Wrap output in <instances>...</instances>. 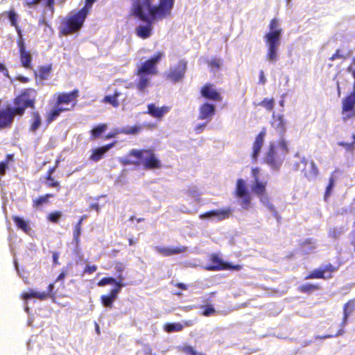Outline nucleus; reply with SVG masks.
<instances>
[{"instance_id":"obj_40","label":"nucleus","mask_w":355,"mask_h":355,"mask_svg":"<svg viewBox=\"0 0 355 355\" xmlns=\"http://www.w3.org/2000/svg\"><path fill=\"white\" fill-rule=\"evenodd\" d=\"M3 15H6L10 22V24L11 26H14L15 28H16L18 33L19 35H21V30L18 27V24H17V15L16 13V12L15 11L14 9H11L8 12H5L2 14Z\"/></svg>"},{"instance_id":"obj_43","label":"nucleus","mask_w":355,"mask_h":355,"mask_svg":"<svg viewBox=\"0 0 355 355\" xmlns=\"http://www.w3.org/2000/svg\"><path fill=\"white\" fill-rule=\"evenodd\" d=\"M62 216V214L60 211H54L50 212L46 216V219L49 222L52 223H58Z\"/></svg>"},{"instance_id":"obj_25","label":"nucleus","mask_w":355,"mask_h":355,"mask_svg":"<svg viewBox=\"0 0 355 355\" xmlns=\"http://www.w3.org/2000/svg\"><path fill=\"white\" fill-rule=\"evenodd\" d=\"M71 111L67 107L54 105V107L46 113V121L48 124L55 121L62 112Z\"/></svg>"},{"instance_id":"obj_34","label":"nucleus","mask_w":355,"mask_h":355,"mask_svg":"<svg viewBox=\"0 0 355 355\" xmlns=\"http://www.w3.org/2000/svg\"><path fill=\"white\" fill-rule=\"evenodd\" d=\"M107 125L105 123H101L94 127L90 130V140L94 141L99 138L101 135L107 130Z\"/></svg>"},{"instance_id":"obj_26","label":"nucleus","mask_w":355,"mask_h":355,"mask_svg":"<svg viewBox=\"0 0 355 355\" xmlns=\"http://www.w3.org/2000/svg\"><path fill=\"white\" fill-rule=\"evenodd\" d=\"M302 162L306 166H309V169H306L304 168L303 169L304 175L308 178V179H312L313 178H315L318 174V169L315 164V163L313 161L308 162L307 160H303Z\"/></svg>"},{"instance_id":"obj_18","label":"nucleus","mask_w":355,"mask_h":355,"mask_svg":"<svg viewBox=\"0 0 355 355\" xmlns=\"http://www.w3.org/2000/svg\"><path fill=\"white\" fill-rule=\"evenodd\" d=\"M269 30L270 31L265 35L264 39L281 40L282 28L280 27L279 20L277 18H273L270 20Z\"/></svg>"},{"instance_id":"obj_19","label":"nucleus","mask_w":355,"mask_h":355,"mask_svg":"<svg viewBox=\"0 0 355 355\" xmlns=\"http://www.w3.org/2000/svg\"><path fill=\"white\" fill-rule=\"evenodd\" d=\"M343 113H347V117L355 116V92H352L343 100Z\"/></svg>"},{"instance_id":"obj_23","label":"nucleus","mask_w":355,"mask_h":355,"mask_svg":"<svg viewBox=\"0 0 355 355\" xmlns=\"http://www.w3.org/2000/svg\"><path fill=\"white\" fill-rule=\"evenodd\" d=\"M147 107L146 113L157 119H161L170 110V107L168 106L164 105L161 107H157L153 103L148 104Z\"/></svg>"},{"instance_id":"obj_47","label":"nucleus","mask_w":355,"mask_h":355,"mask_svg":"<svg viewBox=\"0 0 355 355\" xmlns=\"http://www.w3.org/2000/svg\"><path fill=\"white\" fill-rule=\"evenodd\" d=\"M259 105L265 107L268 111H272L275 105L274 98H263L259 103Z\"/></svg>"},{"instance_id":"obj_51","label":"nucleus","mask_w":355,"mask_h":355,"mask_svg":"<svg viewBox=\"0 0 355 355\" xmlns=\"http://www.w3.org/2000/svg\"><path fill=\"white\" fill-rule=\"evenodd\" d=\"M334 184H335V179L334 177L331 176L329 178V184L326 187V190H325V193H324L325 198H328L331 195L333 187H334Z\"/></svg>"},{"instance_id":"obj_28","label":"nucleus","mask_w":355,"mask_h":355,"mask_svg":"<svg viewBox=\"0 0 355 355\" xmlns=\"http://www.w3.org/2000/svg\"><path fill=\"white\" fill-rule=\"evenodd\" d=\"M31 119L30 120L29 130L31 132H35L42 124V119L37 111H33L31 113Z\"/></svg>"},{"instance_id":"obj_54","label":"nucleus","mask_w":355,"mask_h":355,"mask_svg":"<svg viewBox=\"0 0 355 355\" xmlns=\"http://www.w3.org/2000/svg\"><path fill=\"white\" fill-rule=\"evenodd\" d=\"M345 56L342 53L341 50L337 49L336 52L329 58V60L334 61L338 59H345Z\"/></svg>"},{"instance_id":"obj_57","label":"nucleus","mask_w":355,"mask_h":355,"mask_svg":"<svg viewBox=\"0 0 355 355\" xmlns=\"http://www.w3.org/2000/svg\"><path fill=\"white\" fill-rule=\"evenodd\" d=\"M42 0H24V5L28 8H31L39 4Z\"/></svg>"},{"instance_id":"obj_49","label":"nucleus","mask_w":355,"mask_h":355,"mask_svg":"<svg viewBox=\"0 0 355 355\" xmlns=\"http://www.w3.org/2000/svg\"><path fill=\"white\" fill-rule=\"evenodd\" d=\"M200 309H203L202 315L205 317L214 314L216 311L211 305H202Z\"/></svg>"},{"instance_id":"obj_52","label":"nucleus","mask_w":355,"mask_h":355,"mask_svg":"<svg viewBox=\"0 0 355 355\" xmlns=\"http://www.w3.org/2000/svg\"><path fill=\"white\" fill-rule=\"evenodd\" d=\"M277 123L276 128L279 130V132L283 134L286 130V122L284 121L283 116L279 115L277 117Z\"/></svg>"},{"instance_id":"obj_3","label":"nucleus","mask_w":355,"mask_h":355,"mask_svg":"<svg viewBox=\"0 0 355 355\" xmlns=\"http://www.w3.org/2000/svg\"><path fill=\"white\" fill-rule=\"evenodd\" d=\"M144 9H146L140 3L137 2L134 4L132 13V15L138 18L139 20L146 23L145 25H139L136 28V34L138 37L142 39H146L149 37L153 31V21L155 20L152 18L150 15V17L145 13Z\"/></svg>"},{"instance_id":"obj_38","label":"nucleus","mask_w":355,"mask_h":355,"mask_svg":"<svg viewBox=\"0 0 355 355\" xmlns=\"http://www.w3.org/2000/svg\"><path fill=\"white\" fill-rule=\"evenodd\" d=\"M139 76V81L136 83V88L140 92H145L146 88L149 85V78L146 76V74L138 75Z\"/></svg>"},{"instance_id":"obj_64","label":"nucleus","mask_w":355,"mask_h":355,"mask_svg":"<svg viewBox=\"0 0 355 355\" xmlns=\"http://www.w3.org/2000/svg\"><path fill=\"white\" fill-rule=\"evenodd\" d=\"M0 73H2L5 76L8 77L9 73L3 64L0 63Z\"/></svg>"},{"instance_id":"obj_36","label":"nucleus","mask_w":355,"mask_h":355,"mask_svg":"<svg viewBox=\"0 0 355 355\" xmlns=\"http://www.w3.org/2000/svg\"><path fill=\"white\" fill-rule=\"evenodd\" d=\"M22 297L25 300L35 297L40 300H44L48 298V293L45 292H35L31 290L29 292L23 293Z\"/></svg>"},{"instance_id":"obj_30","label":"nucleus","mask_w":355,"mask_h":355,"mask_svg":"<svg viewBox=\"0 0 355 355\" xmlns=\"http://www.w3.org/2000/svg\"><path fill=\"white\" fill-rule=\"evenodd\" d=\"M267 182H261L259 180H256L252 187V191L259 198H262L266 194Z\"/></svg>"},{"instance_id":"obj_24","label":"nucleus","mask_w":355,"mask_h":355,"mask_svg":"<svg viewBox=\"0 0 355 355\" xmlns=\"http://www.w3.org/2000/svg\"><path fill=\"white\" fill-rule=\"evenodd\" d=\"M216 108L213 104L209 103H202L199 107V116L200 120H210L215 114Z\"/></svg>"},{"instance_id":"obj_42","label":"nucleus","mask_w":355,"mask_h":355,"mask_svg":"<svg viewBox=\"0 0 355 355\" xmlns=\"http://www.w3.org/2000/svg\"><path fill=\"white\" fill-rule=\"evenodd\" d=\"M184 328L183 324L180 322L166 323L164 326V329L167 333L179 332Z\"/></svg>"},{"instance_id":"obj_5","label":"nucleus","mask_w":355,"mask_h":355,"mask_svg":"<svg viewBox=\"0 0 355 355\" xmlns=\"http://www.w3.org/2000/svg\"><path fill=\"white\" fill-rule=\"evenodd\" d=\"M87 16V14L84 10H80L69 15L62 22V34L67 36L78 31L82 28Z\"/></svg>"},{"instance_id":"obj_45","label":"nucleus","mask_w":355,"mask_h":355,"mask_svg":"<svg viewBox=\"0 0 355 355\" xmlns=\"http://www.w3.org/2000/svg\"><path fill=\"white\" fill-rule=\"evenodd\" d=\"M141 130V125H133L128 128H123L120 129L121 134L124 135H137Z\"/></svg>"},{"instance_id":"obj_63","label":"nucleus","mask_w":355,"mask_h":355,"mask_svg":"<svg viewBox=\"0 0 355 355\" xmlns=\"http://www.w3.org/2000/svg\"><path fill=\"white\" fill-rule=\"evenodd\" d=\"M67 275V270L62 269L60 275L57 277L55 282L63 280Z\"/></svg>"},{"instance_id":"obj_59","label":"nucleus","mask_w":355,"mask_h":355,"mask_svg":"<svg viewBox=\"0 0 355 355\" xmlns=\"http://www.w3.org/2000/svg\"><path fill=\"white\" fill-rule=\"evenodd\" d=\"M350 244L354 247V252H355V219L353 223V230L350 234Z\"/></svg>"},{"instance_id":"obj_2","label":"nucleus","mask_w":355,"mask_h":355,"mask_svg":"<svg viewBox=\"0 0 355 355\" xmlns=\"http://www.w3.org/2000/svg\"><path fill=\"white\" fill-rule=\"evenodd\" d=\"M37 92L33 88H26L21 91L12 100L11 110L16 116L21 117L26 109L34 110L37 101Z\"/></svg>"},{"instance_id":"obj_55","label":"nucleus","mask_w":355,"mask_h":355,"mask_svg":"<svg viewBox=\"0 0 355 355\" xmlns=\"http://www.w3.org/2000/svg\"><path fill=\"white\" fill-rule=\"evenodd\" d=\"M209 65L215 69H219L220 67V62L217 58H213L209 62Z\"/></svg>"},{"instance_id":"obj_61","label":"nucleus","mask_w":355,"mask_h":355,"mask_svg":"<svg viewBox=\"0 0 355 355\" xmlns=\"http://www.w3.org/2000/svg\"><path fill=\"white\" fill-rule=\"evenodd\" d=\"M121 134L120 130H116L114 132H110L109 134L105 136V139H110L115 137L117 135Z\"/></svg>"},{"instance_id":"obj_15","label":"nucleus","mask_w":355,"mask_h":355,"mask_svg":"<svg viewBox=\"0 0 355 355\" xmlns=\"http://www.w3.org/2000/svg\"><path fill=\"white\" fill-rule=\"evenodd\" d=\"M15 116L10 105L0 109V130L11 128Z\"/></svg>"},{"instance_id":"obj_62","label":"nucleus","mask_w":355,"mask_h":355,"mask_svg":"<svg viewBox=\"0 0 355 355\" xmlns=\"http://www.w3.org/2000/svg\"><path fill=\"white\" fill-rule=\"evenodd\" d=\"M206 125H207V123H204L198 124V125H196L195 127L196 133L199 134V133L202 132L204 130Z\"/></svg>"},{"instance_id":"obj_33","label":"nucleus","mask_w":355,"mask_h":355,"mask_svg":"<svg viewBox=\"0 0 355 355\" xmlns=\"http://www.w3.org/2000/svg\"><path fill=\"white\" fill-rule=\"evenodd\" d=\"M321 289V286L318 284H311L306 283L300 286L297 288L298 291L302 293H306L308 295L311 294L314 291H319Z\"/></svg>"},{"instance_id":"obj_21","label":"nucleus","mask_w":355,"mask_h":355,"mask_svg":"<svg viewBox=\"0 0 355 355\" xmlns=\"http://www.w3.org/2000/svg\"><path fill=\"white\" fill-rule=\"evenodd\" d=\"M266 135V129L263 128L255 137L252 145V158L256 161L263 146L264 137Z\"/></svg>"},{"instance_id":"obj_53","label":"nucleus","mask_w":355,"mask_h":355,"mask_svg":"<svg viewBox=\"0 0 355 355\" xmlns=\"http://www.w3.org/2000/svg\"><path fill=\"white\" fill-rule=\"evenodd\" d=\"M114 269L116 271V272H118V275L117 277L121 275H122V272H123V270H125V265L122 263V262H120V261H116L114 262Z\"/></svg>"},{"instance_id":"obj_9","label":"nucleus","mask_w":355,"mask_h":355,"mask_svg":"<svg viewBox=\"0 0 355 355\" xmlns=\"http://www.w3.org/2000/svg\"><path fill=\"white\" fill-rule=\"evenodd\" d=\"M234 195L236 198H241V205L243 209H248L251 204V196L248 190L245 180L238 179L236 180Z\"/></svg>"},{"instance_id":"obj_20","label":"nucleus","mask_w":355,"mask_h":355,"mask_svg":"<svg viewBox=\"0 0 355 355\" xmlns=\"http://www.w3.org/2000/svg\"><path fill=\"white\" fill-rule=\"evenodd\" d=\"M116 141H113L103 146L92 149L89 159L93 162H98L104 157L106 153L116 145Z\"/></svg>"},{"instance_id":"obj_50","label":"nucleus","mask_w":355,"mask_h":355,"mask_svg":"<svg viewBox=\"0 0 355 355\" xmlns=\"http://www.w3.org/2000/svg\"><path fill=\"white\" fill-rule=\"evenodd\" d=\"M118 280L116 281L113 277H103L98 282V285L99 286H103L107 284H115V286H116Z\"/></svg>"},{"instance_id":"obj_39","label":"nucleus","mask_w":355,"mask_h":355,"mask_svg":"<svg viewBox=\"0 0 355 355\" xmlns=\"http://www.w3.org/2000/svg\"><path fill=\"white\" fill-rule=\"evenodd\" d=\"M44 179L45 180V184L48 188H54L58 191H60V182L53 175H45Z\"/></svg>"},{"instance_id":"obj_16","label":"nucleus","mask_w":355,"mask_h":355,"mask_svg":"<svg viewBox=\"0 0 355 355\" xmlns=\"http://www.w3.org/2000/svg\"><path fill=\"white\" fill-rule=\"evenodd\" d=\"M267 46L266 59L271 63H274L279 59L278 50L280 41L264 39Z\"/></svg>"},{"instance_id":"obj_10","label":"nucleus","mask_w":355,"mask_h":355,"mask_svg":"<svg viewBox=\"0 0 355 355\" xmlns=\"http://www.w3.org/2000/svg\"><path fill=\"white\" fill-rule=\"evenodd\" d=\"M284 159V158L279 154L276 147L273 144H270L263 158V162L268 165L272 170L278 171L283 163Z\"/></svg>"},{"instance_id":"obj_14","label":"nucleus","mask_w":355,"mask_h":355,"mask_svg":"<svg viewBox=\"0 0 355 355\" xmlns=\"http://www.w3.org/2000/svg\"><path fill=\"white\" fill-rule=\"evenodd\" d=\"M17 46L21 67L26 69H32L33 57L31 52L26 50L24 41L21 36L17 40Z\"/></svg>"},{"instance_id":"obj_11","label":"nucleus","mask_w":355,"mask_h":355,"mask_svg":"<svg viewBox=\"0 0 355 355\" xmlns=\"http://www.w3.org/2000/svg\"><path fill=\"white\" fill-rule=\"evenodd\" d=\"M163 56V53L162 52H157L155 54L153 55V57H151L150 59L144 62L141 67H139L137 72V75H141V74H151L155 75L157 73V70L156 69V64L157 62L160 60L162 57Z\"/></svg>"},{"instance_id":"obj_7","label":"nucleus","mask_w":355,"mask_h":355,"mask_svg":"<svg viewBox=\"0 0 355 355\" xmlns=\"http://www.w3.org/2000/svg\"><path fill=\"white\" fill-rule=\"evenodd\" d=\"M80 91L78 89H74L69 92H60L56 94L55 105L60 106L69 105L67 108L73 110L77 105L78 98Z\"/></svg>"},{"instance_id":"obj_56","label":"nucleus","mask_w":355,"mask_h":355,"mask_svg":"<svg viewBox=\"0 0 355 355\" xmlns=\"http://www.w3.org/2000/svg\"><path fill=\"white\" fill-rule=\"evenodd\" d=\"M96 1V0H85V4L83 8H82L80 10H84V11L86 12V13L88 15L89 12V10L92 6V4Z\"/></svg>"},{"instance_id":"obj_46","label":"nucleus","mask_w":355,"mask_h":355,"mask_svg":"<svg viewBox=\"0 0 355 355\" xmlns=\"http://www.w3.org/2000/svg\"><path fill=\"white\" fill-rule=\"evenodd\" d=\"M82 227L79 226V224H76L73 227V240L76 246L79 245L80 236L81 234Z\"/></svg>"},{"instance_id":"obj_32","label":"nucleus","mask_w":355,"mask_h":355,"mask_svg":"<svg viewBox=\"0 0 355 355\" xmlns=\"http://www.w3.org/2000/svg\"><path fill=\"white\" fill-rule=\"evenodd\" d=\"M355 310V300H349L343 306V323L345 324L350 314Z\"/></svg>"},{"instance_id":"obj_37","label":"nucleus","mask_w":355,"mask_h":355,"mask_svg":"<svg viewBox=\"0 0 355 355\" xmlns=\"http://www.w3.org/2000/svg\"><path fill=\"white\" fill-rule=\"evenodd\" d=\"M232 214V209L229 207L221 209H213V216H216L218 220L228 218Z\"/></svg>"},{"instance_id":"obj_48","label":"nucleus","mask_w":355,"mask_h":355,"mask_svg":"<svg viewBox=\"0 0 355 355\" xmlns=\"http://www.w3.org/2000/svg\"><path fill=\"white\" fill-rule=\"evenodd\" d=\"M181 351L186 355H206L205 353L196 351L190 345H184L182 347Z\"/></svg>"},{"instance_id":"obj_6","label":"nucleus","mask_w":355,"mask_h":355,"mask_svg":"<svg viewBox=\"0 0 355 355\" xmlns=\"http://www.w3.org/2000/svg\"><path fill=\"white\" fill-rule=\"evenodd\" d=\"M210 263L205 267L208 271H219L224 270H241L243 266L240 264L233 265L227 262H225L216 254H212L209 258Z\"/></svg>"},{"instance_id":"obj_4","label":"nucleus","mask_w":355,"mask_h":355,"mask_svg":"<svg viewBox=\"0 0 355 355\" xmlns=\"http://www.w3.org/2000/svg\"><path fill=\"white\" fill-rule=\"evenodd\" d=\"M175 0H159L157 6H151L152 0H144V6L154 19H163L171 15Z\"/></svg>"},{"instance_id":"obj_8","label":"nucleus","mask_w":355,"mask_h":355,"mask_svg":"<svg viewBox=\"0 0 355 355\" xmlns=\"http://www.w3.org/2000/svg\"><path fill=\"white\" fill-rule=\"evenodd\" d=\"M340 265L334 266L331 263L325 265L323 268L314 269L305 277V279H329L333 277V273L339 269Z\"/></svg>"},{"instance_id":"obj_44","label":"nucleus","mask_w":355,"mask_h":355,"mask_svg":"<svg viewBox=\"0 0 355 355\" xmlns=\"http://www.w3.org/2000/svg\"><path fill=\"white\" fill-rule=\"evenodd\" d=\"M277 150L278 152L279 151V154H280L281 156L284 158L285 155L288 153V144L285 139H282L279 141Z\"/></svg>"},{"instance_id":"obj_29","label":"nucleus","mask_w":355,"mask_h":355,"mask_svg":"<svg viewBox=\"0 0 355 355\" xmlns=\"http://www.w3.org/2000/svg\"><path fill=\"white\" fill-rule=\"evenodd\" d=\"M53 193H46L33 200L32 205L35 209L40 208L43 205L49 202V199L54 198Z\"/></svg>"},{"instance_id":"obj_58","label":"nucleus","mask_w":355,"mask_h":355,"mask_svg":"<svg viewBox=\"0 0 355 355\" xmlns=\"http://www.w3.org/2000/svg\"><path fill=\"white\" fill-rule=\"evenodd\" d=\"M97 270V266L95 265L93 266H87L84 270L83 273L84 274H92L94 272H96Z\"/></svg>"},{"instance_id":"obj_17","label":"nucleus","mask_w":355,"mask_h":355,"mask_svg":"<svg viewBox=\"0 0 355 355\" xmlns=\"http://www.w3.org/2000/svg\"><path fill=\"white\" fill-rule=\"evenodd\" d=\"M200 94L202 96L206 99L218 102H220L223 100L220 92L216 89L214 85L212 83H209L205 84L201 87Z\"/></svg>"},{"instance_id":"obj_31","label":"nucleus","mask_w":355,"mask_h":355,"mask_svg":"<svg viewBox=\"0 0 355 355\" xmlns=\"http://www.w3.org/2000/svg\"><path fill=\"white\" fill-rule=\"evenodd\" d=\"M121 96V92L118 90H115L113 95H107L103 100L102 103H107L111 105L114 107H118L119 106V102L118 98Z\"/></svg>"},{"instance_id":"obj_60","label":"nucleus","mask_w":355,"mask_h":355,"mask_svg":"<svg viewBox=\"0 0 355 355\" xmlns=\"http://www.w3.org/2000/svg\"><path fill=\"white\" fill-rule=\"evenodd\" d=\"M53 289H54V283H51L48 286L47 291H46V293H48V297H54L55 294L53 293Z\"/></svg>"},{"instance_id":"obj_12","label":"nucleus","mask_w":355,"mask_h":355,"mask_svg":"<svg viewBox=\"0 0 355 355\" xmlns=\"http://www.w3.org/2000/svg\"><path fill=\"white\" fill-rule=\"evenodd\" d=\"M187 62L180 60L173 68H171L166 74V78L173 83H177L181 80L187 71Z\"/></svg>"},{"instance_id":"obj_41","label":"nucleus","mask_w":355,"mask_h":355,"mask_svg":"<svg viewBox=\"0 0 355 355\" xmlns=\"http://www.w3.org/2000/svg\"><path fill=\"white\" fill-rule=\"evenodd\" d=\"M345 232V229L340 227H333L328 231V236L333 240L338 239Z\"/></svg>"},{"instance_id":"obj_13","label":"nucleus","mask_w":355,"mask_h":355,"mask_svg":"<svg viewBox=\"0 0 355 355\" xmlns=\"http://www.w3.org/2000/svg\"><path fill=\"white\" fill-rule=\"evenodd\" d=\"M125 277L119 275L118 276V283L116 287L113 288L109 295H104L101 297V300L105 307L112 308L114 301L117 297V294L119 293L121 288L124 286L123 281Z\"/></svg>"},{"instance_id":"obj_35","label":"nucleus","mask_w":355,"mask_h":355,"mask_svg":"<svg viewBox=\"0 0 355 355\" xmlns=\"http://www.w3.org/2000/svg\"><path fill=\"white\" fill-rule=\"evenodd\" d=\"M52 71L51 64L40 66L38 67L37 72L35 71V77H39L40 80H46Z\"/></svg>"},{"instance_id":"obj_27","label":"nucleus","mask_w":355,"mask_h":355,"mask_svg":"<svg viewBox=\"0 0 355 355\" xmlns=\"http://www.w3.org/2000/svg\"><path fill=\"white\" fill-rule=\"evenodd\" d=\"M12 219L15 224L16 227L22 230L26 234H29L31 231V227L29 225L28 221H26L22 218L18 216H12Z\"/></svg>"},{"instance_id":"obj_22","label":"nucleus","mask_w":355,"mask_h":355,"mask_svg":"<svg viewBox=\"0 0 355 355\" xmlns=\"http://www.w3.org/2000/svg\"><path fill=\"white\" fill-rule=\"evenodd\" d=\"M155 250L161 255L164 257H168L174 254L184 253L187 251V248L184 245H180L175 248L156 246L155 247Z\"/></svg>"},{"instance_id":"obj_1","label":"nucleus","mask_w":355,"mask_h":355,"mask_svg":"<svg viewBox=\"0 0 355 355\" xmlns=\"http://www.w3.org/2000/svg\"><path fill=\"white\" fill-rule=\"evenodd\" d=\"M128 157H133L136 161L125 159L123 162L125 165H143L147 170L158 169L162 168L161 161L157 157L153 149H132L129 151Z\"/></svg>"}]
</instances>
